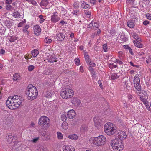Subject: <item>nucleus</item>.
<instances>
[{"label":"nucleus","instance_id":"49530a36","mask_svg":"<svg viewBox=\"0 0 151 151\" xmlns=\"http://www.w3.org/2000/svg\"><path fill=\"white\" fill-rule=\"evenodd\" d=\"M39 139V137H35L33 139L31 140V142L33 143H36L37 141H38Z\"/></svg>","mask_w":151,"mask_h":151},{"label":"nucleus","instance_id":"5701e85b","mask_svg":"<svg viewBox=\"0 0 151 151\" xmlns=\"http://www.w3.org/2000/svg\"><path fill=\"white\" fill-rule=\"evenodd\" d=\"M71 14L73 15L78 16L81 14L80 11L77 9H74Z\"/></svg>","mask_w":151,"mask_h":151},{"label":"nucleus","instance_id":"412c9836","mask_svg":"<svg viewBox=\"0 0 151 151\" xmlns=\"http://www.w3.org/2000/svg\"><path fill=\"white\" fill-rule=\"evenodd\" d=\"M5 24L8 28H11L13 25V22L11 20H6L5 22Z\"/></svg>","mask_w":151,"mask_h":151},{"label":"nucleus","instance_id":"0e129e2a","mask_svg":"<svg viewBox=\"0 0 151 151\" xmlns=\"http://www.w3.org/2000/svg\"><path fill=\"white\" fill-rule=\"evenodd\" d=\"M12 0H6V2L7 4H10L12 3Z\"/></svg>","mask_w":151,"mask_h":151},{"label":"nucleus","instance_id":"39448f33","mask_svg":"<svg viewBox=\"0 0 151 151\" xmlns=\"http://www.w3.org/2000/svg\"><path fill=\"white\" fill-rule=\"evenodd\" d=\"M110 145L114 151H120L123 148V143L121 141L117 139H115L112 140Z\"/></svg>","mask_w":151,"mask_h":151},{"label":"nucleus","instance_id":"423d86ee","mask_svg":"<svg viewBox=\"0 0 151 151\" xmlns=\"http://www.w3.org/2000/svg\"><path fill=\"white\" fill-rule=\"evenodd\" d=\"M73 90L69 88L62 89L61 91L60 95L63 99H67L72 97L73 95Z\"/></svg>","mask_w":151,"mask_h":151},{"label":"nucleus","instance_id":"f3484780","mask_svg":"<svg viewBox=\"0 0 151 151\" xmlns=\"http://www.w3.org/2000/svg\"><path fill=\"white\" fill-rule=\"evenodd\" d=\"M140 98L141 100L143 103L146 107L147 108H150L148 104V102L147 100V97H145L144 96H140Z\"/></svg>","mask_w":151,"mask_h":151},{"label":"nucleus","instance_id":"c85d7f7f","mask_svg":"<svg viewBox=\"0 0 151 151\" xmlns=\"http://www.w3.org/2000/svg\"><path fill=\"white\" fill-rule=\"evenodd\" d=\"M61 127L62 129L64 130L67 129L68 128V124L65 122H64L62 123Z\"/></svg>","mask_w":151,"mask_h":151},{"label":"nucleus","instance_id":"2f4dec72","mask_svg":"<svg viewBox=\"0 0 151 151\" xmlns=\"http://www.w3.org/2000/svg\"><path fill=\"white\" fill-rule=\"evenodd\" d=\"M134 84L140 83L139 78L138 76H135L134 77Z\"/></svg>","mask_w":151,"mask_h":151},{"label":"nucleus","instance_id":"69168bd1","mask_svg":"<svg viewBox=\"0 0 151 151\" xmlns=\"http://www.w3.org/2000/svg\"><path fill=\"white\" fill-rule=\"evenodd\" d=\"M149 23V22L148 21H145L143 22V24L145 25H146Z\"/></svg>","mask_w":151,"mask_h":151},{"label":"nucleus","instance_id":"bb28decb","mask_svg":"<svg viewBox=\"0 0 151 151\" xmlns=\"http://www.w3.org/2000/svg\"><path fill=\"white\" fill-rule=\"evenodd\" d=\"M53 72V70L51 68L47 69L45 70L44 72V74L48 75L51 74Z\"/></svg>","mask_w":151,"mask_h":151},{"label":"nucleus","instance_id":"20e7f679","mask_svg":"<svg viewBox=\"0 0 151 151\" xmlns=\"http://www.w3.org/2000/svg\"><path fill=\"white\" fill-rule=\"evenodd\" d=\"M104 130L105 133L109 136L113 135L116 131V127L110 122H107L105 124Z\"/></svg>","mask_w":151,"mask_h":151},{"label":"nucleus","instance_id":"aec40b11","mask_svg":"<svg viewBox=\"0 0 151 151\" xmlns=\"http://www.w3.org/2000/svg\"><path fill=\"white\" fill-rule=\"evenodd\" d=\"M42 135L44 137V139L45 140H48L50 139L51 136L49 132H44Z\"/></svg>","mask_w":151,"mask_h":151},{"label":"nucleus","instance_id":"4be33fe9","mask_svg":"<svg viewBox=\"0 0 151 151\" xmlns=\"http://www.w3.org/2000/svg\"><path fill=\"white\" fill-rule=\"evenodd\" d=\"M68 138L73 140H76L78 139V136L76 134H71L69 135L68 136Z\"/></svg>","mask_w":151,"mask_h":151},{"label":"nucleus","instance_id":"09e8293b","mask_svg":"<svg viewBox=\"0 0 151 151\" xmlns=\"http://www.w3.org/2000/svg\"><path fill=\"white\" fill-rule=\"evenodd\" d=\"M61 120L63 121H65L66 120L67 117L65 115H62L61 116Z\"/></svg>","mask_w":151,"mask_h":151},{"label":"nucleus","instance_id":"a18cd8bd","mask_svg":"<svg viewBox=\"0 0 151 151\" xmlns=\"http://www.w3.org/2000/svg\"><path fill=\"white\" fill-rule=\"evenodd\" d=\"M125 85L126 88L127 89L129 88V87L131 86V83L129 81H127V82H125Z\"/></svg>","mask_w":151,"mask_h":151},{"label":"nucleus","instance_id":"c9c22d12","mask_svg":"<svg viewBox=\"0 0 151 151\" xmlns=\"http://www.w3.org/2000/svg\"><path fill=\"white\" fill-rule=\"evenodd\" d=\"M20 76L18 73H16L13 76V80L14 81L17 80L19 79Z\"/></svg>","mask_w":151,"mask_h":151},{"label":"nucleus","instance_id":"864d4df0","mask_svg":"<svg viewBox=\"0 0 151 151\" xmlns=\"http://www.w3.org/2000/svg\"><path fill=\"white\" fill-rule=\"evenodd\" d=\"M25 58L26 60H28L31 58V55L29 54H27L25 55Z\"/></svg>","mask_w":151,"mask_h":151},{"label":"nucleus","instance_id":"774afa93","mask_svg":"<svg viewBox=\"0 0 151 151\" xmlns=\"http://www.w3.org/2000/svg\"><path fill=\"white\" fill-rule=\"evenodd\" d=\"M85 58L86 59L88 60L89 58V57L88 55H87L86 53H85L84 54Z\"/></svg>","mask_w":151,"mask_h":151},{"label":"nucleus","instance_id":"dca6fc26","mask_svg":"<svg viewBox=\"0 0 151 151\" xmlns=\"http://www.w3.org/2000/svg\"><path fill=\"white\" fill-rule=\"evenodd\" d=\"M34 30L35 34L37 35H39L41 32V29L40 27L37 25L34 26Z\"/></svg>","mask_w":151,"mask_h":151},{"label":"nucleus","instance_id":"338daca9","mask_svg":"<svg viewBox=\"0 0 151 151\" xmlns=\"http://www.w3.org/2000/svg\"><path fill=\"white\" fill-rule=\"evenodd\" d=\"M88 70L90 72L94 70L93 68L91 66H90L89 67Z\"/></svg>","mask_w":151,"mask_h":151},{"label":"nucleus","instance_id":"b1692460","mask_svg":"<svg viewBox=\"0 0 151 151\" xmlns=\"http://www.w3.org/2000/svg\"><path fill=\"white\" fill-rule=\"evenodd\" d=\"M138 40H134L133 41V42L134 45L136 47L141 48L142 47V45L140 43Z\"/></svg>","mask_w":151,"mask_h":151},{"label":"nucleus","instance_id":"6e6552de","mask_svg":"<svg viewBox=\"0 0 151 151\" xmlns=\"http://www.w3.org/2000/svg\"><path fill=\"white\" fill-rule=\"evenodd\" d=\"M61 16L58 15L56 12H54L51 16V20L53 23H56L60 19Z\"/></svg>","mask_w":151,"mask_h":151},{"label":"nucleus","instance_id":"37998d69","mask_svg":"<svg viewBox=\"0 0 151 151\" xmlns=\"http://www.w3.org/2000/svg\"><path fill=\"white\" fill-rule=\"evenodd\" d=\"M35 67L33 65H30L28 67V70L29 71L31 72L35 69Z\"/></svg>","mask_w":151,"mask_h":151},{"label":"nucleus","instance_id":"6ab92c4d","mask_svg":"<svg viewBox=\"0 0 151 151\" xmlns=\"http://www.w3.org/2000/svg\"><path fill=\"white\" fill-rule=\"evenodd\" d=\"M130 34L131 37L135 39V40H138L139 41H140L141 39L139 37L136 33L134 32H132L130 33Z\"/></svg>","mask_w":151,"mask_h":151},{"label":"nucleus","instance_id":"e433bc0d","mask_svg":"<svg viewBox=\"0 0 151 151\" xmlns=\"http://www.w3.org/2000/svg\"><path fill=\"white\" fill-rule=\"evenodd\" d=\"M29 3L32 4L34 6H38L37 3L34 0H26Z\"/></svg>","mask_w":151,"mask_h":151},{"label":"nucleus","instance_id":"4c0bfd02","mask_svg":"<svg viewBox=\"0 0 151 151\" xmlns=\"http://www.w3.org/2000/svg\"><path fill=\"white\" fill-rule=\"evenodd\" d=\"M13 16L15 18H18L20 16V14L19 12L17 11L13 14Z\"/></svg>","mask_w":151,"mask_h":151},{"label":"nucleus","instance_id":"f257e3e1","mask_svg":"<svg viewBox=\"0 0 151 151\" xmlns=\"http://www.w3.org/2000/svg\"><path fill=\"white\" fill-rule=\"evenodd\" d=\"M23 99L22 97L18 95L11 96L9 97L6 104L11 109H16L19 108L22 105Z\"/></svg>","mask_w":151,"mask_h":151},{"label":"nucleus","instance_id":"0eeeda50","mask_svg":"<svg viewBox=\"0 0 151 151\" xmlns=\"http://www.w3.org/2000/svg\"><path fill=\"white\" fill-rule=\"evenodd\" d=\"M50 123V120L49 118L45 116H41L39 119L38 124L42 126L45 125L49 127Z\"/></svg>","mask_w":151,"mask_h":151},{"label":"nucleus","instance_id":"bf43d9fd","mask_svg":"<svg viewBox=\"0 0 151 151\" xmlns=\"http://www.w3.org/2000/svg\"><path fill=\"white\" fill-rule=\"evenodd\" d=\"M148 80H145V82L146 83V84L147 85V86L149 87V80L150 78H148Z\"/></svg>","mask_w":151,"mask_h":151},{"label":"nucleus","instance_id":"e2e57ef3","mask_svg":"<svg viewBox=\"0 0 151 151\" xmlns=\"http://www.w3.org/2000/svg\"><path fill=\"white\" fill-rule=\"evenodd\" d=\"M79 70L80 72H81V73H83L84 72V70L83 68V67L82 66H80V67Z\"/></svg>","mask_w":151,"mask_h":151},{"label":"nucleus","instance_id":"680f3d73","mask_svg":"<svg viewBox=\"0 0 151 151\" xmlns=\"http://www.w3.org/2000/svg\"><path fill=\"white\" fill-rule=\"evenodd\" d=\"M89 65L90 66H91L92 67H94L96 66V64L94 63H92L91 62H90L89 63Z\"/></svg>","mask_w":151,"mask_h":151},{"label":"nucleus","instance_id":"473e14b6","mask_svg":"<svg viewBox=\"0 0 151 151\" xmlns=\"http://www.w3.org/2000/svg\"><path fill=\"white\" fill-rule=\"evenodd\" d=\"M57 138L59 139H62L63 138V135L60 132H58L57 133Z\"/></svg>","mask_w":151,"mask_h":151},{"label":"nucleus","instance_id":"8fccbe9b","mask_svg":"<svg viewBox=\"0 0 151 151\" xmlns=\"http://www.w3.org/2000/svg\"><path fill=\"white\" fill-rule=\"evenodd\" d=\"M73 6L75 9H77L79 7V3L77 2H75L74 3Z\"/></svg>","mask_w":151,"mask_h":151},{"label":"nucleus","instance_id":"a211bd4d","mask_svg":"<svg viewBox=\"0 0 151 151\" xmlns=\"http://www.w3.org/2000/svg\"><path fill=\"white\" fill-rule=\"evenodd\" d=\"M50 0H42L40 4V5L41 7H45L47 6H50L49 5L50 4Z\"/></svg>","mask_w":151,"mask_h":151},{"label":"nucleus","instance_id":"79ce46f5","mask_svg":"<svg viewBox=\"0 0 151 151\" xmlns=\"http://www.w3.org/2000/svg\"><path fill=\"white\" fill-rule=\"evenodd\" d=\"M91 13L88 10H86L85 12V14L88 17L90 18L91 17Z\"/></svg>","mask_w":151,"mask_h":151},{"label":"nucleus","instance_id":"cd10ccee","mask_svg":"<svg viewBox=\"0 0 151 151\" xmlns=\"http://www.w3.org/2000/svg\"><path fill=\"white\" fill-rule=\"evenodd\" d=\"M39 52L37 50L34 49L31 52V54L34 57H35L39 54Z\"/></svg>","mask_w":151,"mask_h":151},{"label":"nucleus","instance_id":"9d476101","mask_svg":"<svg viewBox=\"0 0 151 151\" xmlns=\"http://www.w3.org/2000/svg\"><path fill=\"white\" fill-rule=\"evenodd\" d=\"M63 151H75L74 147L69 145H65L63 146Z\"/></svg>","mask_w":151,"mask_h":151},{"label":"nucleus","instance_id":"f8f14e48","mask_svg":"<svg viewBox=\"0 0 151 151\" xmlns=\"http://www.w3.org/2000/svg\"><path fill=\"white\" fill-rule=\"evenodd\" d=\"M127 136L126 133L124 131H120L118 133V138L120 140V141L125 139Z\"/></svg>","mask_w":151,"mask_h":151},{"label":"nucleus","instance_id":"13d9d810","mask_svg":"<svg viewBox=\"0 0 151 151\" xmlns=\"http://www.w3.org/2000/svg\"><path fill=\"white\" fill-rule=\"evenodd\" d=\"M5 51L3 49H1L0 50V53L1 54H4L5 53Z\"/></svg>","mask_w":151,"mask_h":151},{"label":"nucleus","instance_id":"a878e982","mask_svg":"<svg viewBox=\"0 0 151 151\" xmlns=\"http://www.w3.org/2000/svg\"><path fill=\"white\" fill-rule=\"evenodd\" d=\"M54 95V92L52 91H50L47 92L45 95L46 97L48 98L52 97Z\"/></svg>","mask_w":151,"mask_h":151},{"label":"nucleus","instance_id":"603ef678","mask_svg":"<svg viewBox=\"0 0 151 151\" xmlns=\"http://www.w3.org/2000/svg\"><path fill=\"white\" fill-rule=\"evenodd\" d=\"M114 62L116 63H117L119 64V65H121L123 64V62L122 61H120L119 59H116L115 60V61H114Z\"/></svg>","mask_w":151,"mask_h":151},{"label":"nucleus","instance_id":"2eb2a0df","mask_svg":"<svg viewBox=\"0 0 151 151\" xmlns=\"http://www.w3.org/2000/svg\"><path fill=\"white\" fill-rule=\"evenodd\" d=\"M71 102L75 106H78L81 103L80 101L77 98H73L71 101Z\"/></svg>","mask_w":151,"mask_h":151},{"label":"nucleus","instance_id":"4d7b16f0","mask_svg":"<svg viewBox=\"0 0 151 151\" xmlns=\"http://www.w3.org/2000/svg\"><path fill=\"white\" fill-rule=\"evenodd\" d=\"M98 83L99 85V86H100V87H102V83L101 82V80H99L98 81Z\"/></svg>","mask_w":151,"mask_h":151},{"label":"nucleus","instance_id":"f03ea898","mask_svg":"<svg viewBox=\"0 0 151 151\" xmlns=\"http://www.w3.org/2000/svg\"><path fill=\"white\" fill-rule=\"evenodd\" d=\"M89 141L91 144L99 147L104 145L106 142V139L104 135H101L97 137H90Z\"/></svg>","mask_w":151,"mask_h":151},{"label":"nucleus","instance_id":"3c124183","mask_svg":"<svg viewBox=\"0 0 151 151\" xmlns=\"http://www.w3.org/2000/svg\"><path fill=\"white\" fill-rule=\"evenodd\" d=\"M75 63L77 65H79L80 64V60L78 58H76L75 60Z\"/></svg>","mask_w":151,"mask_h":151},{"label":"nucleus","instance_id":"1a4fd4ad","mask_svg":"<svg viewBox=\"0 0 151 151\" xmlns=\"http://www.w3.org/2000/svg\"><path fill=\"white\" fill-rule=\"evenodd\" d=\"M7 37L9 41L11 42H14L18 38V37L14 35L12 32L9 33L7 36Z\"/></svg>","mask_w":151,"mask_h":151},{"label":"nucleus","instance_id":"72a5a7b5","mask_svg":"<svg viewBox=\"0 0 151 151\" xmlns=\"http://www.w3.org/2000/svg\"><path fill=\"white\" fill-rule=\"evenodd\" d=\"M134 85L135 88L137 90L139 91L141 90V88L140 83L134 84Z\"/></svg>","mask_w":151,"mask_h":151},{"label":"nucleus","instance_id":"7c9ffc66","mask_svg":"<svg viewBox=\"0 0 151 151\" xmlns=\"http://www.w3.org/2000/svg\"><path fill=\"white\" fill-rule=\"evenodd\" d=\"M81 5V7L83 8L86 9L90 7L89 5L86 4L84 1L82 2Z\"/></svg>","mask_w":151,"mask_h":151},{"label":"nucleus","instance_id":"9b49d317","mask_svg":"<svg viewBox=\"0 0 151 151\" xmlns=\"http://www.w3.org/2000/svg\"><path fill=\"white\" fill-rule=\"evenodd\" d=\"M98 27V24L96 22H92L90 23L88 26V29H96Z\"/></svg>","mask_w":151,"mask_h":151},{"label":"nucleus","instance_id":"ddd939ff","mask_svg":"<svg viewBox=\"0 0 151 151\" xmlns=\"http://www.w3.org/2000/svg\"><path fill=\"white\" fill-rule=\"evenodd\" d=\"M68 117L70 119H73L76 116V113L75 110L73 109H71L67 113Z\"/></svg>","mask_w":151,"mask_h":151},{"label":"nucleus","instance_id":"5fc2aeb1","mask_svg":"<svg viewBox=\"0 0 151 151\" xmlns=\"http://www.w3.org/2000/svg\"><path fill=\"white\" fill-rule=\"evenodd\" d=\"M146 17L147 19L149 20H151V15L149 14H146Z\"/></svg>","mask_w":151,"mask_h":151},{"label":"nucleus","instance_id":"c03bdc74","mask_svg":"<svg viewBox=\"0 0 151 151\" xmlns=\"http://www.w3.org/2000/svg\"><path fill=\"white\" fill-rule=\"evenodd\" d=\"M40 19L39 22L40 23H42L45 21V19L43 18V16L42 15H40L39 17Z\"/></svg>","mask_w":151,"mask_h":151},{"label":"nucleus","instance_id":"052dcab7","mask_svg":"<svg viewBox=\"0 0 151 151\" xmlns=\"http://www.w3.org/2000/svg\"><path fill=\"white\" fill-rule=\"evenodd\" d=\"M128 50H129V52L130 53V54L132 55H133L134 53L132 52V49L130 47L128 49Z\"/></svg>","mask_w":151,"mask_h":151},{"label":"nucleus","instance_id":"ea45409f","mask_svg":"<svg viewBox=\"0 0 151 151\" xmlns=\"http://www.w3.org/2000/svg\"><path fill=\"white\" fill-rule=\"evenodd\" d=\"M26 22V20L25 19H24L22 22H20L18 25V27H22L24 24Z\"/></svg>","mask_w":151,"mask_h":151},{"label":"nucleus","instance_id":"58836bf2","mask_svg":"<svg viewBox=\"0 0 151 151\" xmlns=\"http://www.w3.org/2000/svg\"><path fill=\"white\" fill-rule=\"evenodd\" d=\"M29 27V26L28 25H26L24 28L23 29V31L24 33H26L27 35L29 34V32L27 31Z\"/></svg>","mask_w":151,"mask_h":151},{"label":"nucleus","instance_id":"f704fd0d","mask_svg":"<svg viewBox=\"0 0 151 151\" xmlns=\"http://www.w3.org/2000/svg\"><path fill=\"white\" fill-rule=\"evenodd\" d=\"M110 78H111V79L115 80L119 78V76L116 74L114 73L112 74Z\"/></svg>","mask_w":151,"mask_h":151},{"label":"nucleus","instance_id":"de8ad7c7","mask_svg":"<svg viewBox=\"0 0 151 151\" xmlns=\"http://www.w3.org/2000/svg\"><path fill=\"white\" fill-rule=\"evenodd\" d=\"M103 48L105 52L107 51V44H105L103 45Z\"/></svg>","mask_w":151,"mask_h":151},{"label":"nucleus","instance_id":"c756f323","mask_svg":"<svg viewBox=\"0 0 151 151\" xmlns=\"http://www.w3.org/2000/svg\"><path fill=\"white\" fill-rule=\"evenodd\" d=\"M128 26L130 28H133L134 27V24L133 21H129L127 22Z\"/></svg>","mask_w":151,"mask_h":151},{"label":"nucleus","instance_id":"a19ab883","mask_svg":"<svg viewBox=\"0 0 151 151\" xmlns=\"http://www.w3.org/2000/svg\"><path fill=\"white\" fill-rule=\"evenodd\" d=\"M44 41L46 43L48 44L51 42L52 40L49 37H46Z\"/></svg>","mask_w":151,"mask_h":151},{"label":"nucleus","instance_id":"6e6d98bb","mask_svg":"<svg viewBox=\"0 0 151 151\" xmlns=\"http://www.w3.org/2000/svg\"><path fill=\"white\" fill-rule=\"evenodd\" d=\"M132 98H133V97L132 95H130L128 96V99L129 101H132V100H133Z\"/></svg>","mask_w":151,"mask_h":151},{"label":"nucleus","instance_id":"4468645a","mask_svg":"<svg viewBox=\"0 0 151 151\" xmlns=\"http://www.w3.org/2000/svg\"><path fill=\"white\" fill-rule=\"evenodd\" d=\"M56 59L55 55L54 54L47 56L46 58V60L50 63L56 62Z\"/></svg>","mask_w":151,"mask_h":151},{"label":"nucleus","instance_id":"7ed1b4c3","mask_svg":"<svg viewBox=\"0 0 151 151\" xmlns=\"http://www.w3.org/2000/svg\"><path fill=\"white\" fill-rule=\"evenodd\" d=\"M26 92L28 96V99L29 100H33L37 97L38 92L35 87L32 84L29 85L27 87Z\"/></svg>","mask_w":151,"mask_h":151},{"label":"nucleus","instance_id":"393cba45","mask_svg":"<svg viewBox=\"0 0 151 151\" xmlns=\"http://www.w3.org/2000/svg\"><path fill=\"white\" fill-rule=\"evenodd\" d=\"M57 37L58 40H63L65 37V35L63 34L59 33L57 35Z\"/></svg>","mask_w":151,"mask_h":151}]
</instances>
